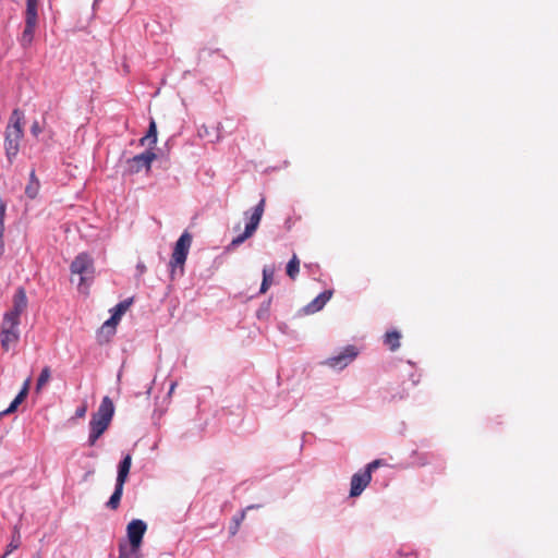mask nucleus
<instances>
[{
    "label": "nucleus",
    "instance_id": "423d86ee",
    "mask_svg": "<svg viewBox=\"0 0 558 558\" xmlns=\"http://www.w3.org/2000/svg\"><path fill=\"white\" fill-rule=\"evenodd\" d=\"M192 244V235L184 231L175 243L173 253L171 255L170 266L172 271L175 267L183 268L185 264L190 247Z\"/></svg>",
    "mask_w": 558,
    "mask_h": 558
},
{
    "label": "nucleus",
    "instance_id": "c85d7f7f",
    "mask_svg": "<svg viewBox=\"0 0 558 558\" xmlns=\"http://www.w3.org/2000/svg\"><path fill=\"white\" fill-rule=\"evenodd\" d=\"M31 383H32V378L31 377L26 378L21 390H25V392L28 393Z\"/></svg>",
    "mask_w": 558,
    "mask_h": 558
},
{
    "label": "nucleus",
    "instance_id": "9b49d317",
    "mask_svg": "<svg viewBox=\"0 0 558 558\" xmlns=\"http://www.w3.org/2000/svg\"><path fill=\"white\" fill-rule=\"evenodd\" d=\"M131 462H132V459H131V456H129V454L120 462L116 488L123 487L125 480L130 472Z\"/></svg>",
    "mask_w": 558,
    "mask_h": 558
},
{
    "label": "nucleus",
    "instance_id": "39448f33",
    "mask_svg": "<svg viewBox=\"0 0 558 558\" xmlns=\"http://www.w3.org/2000/svg\"><path fill=\"white\" fill-rule=\"evenodd\" d=\"M265 203L266 199L263 197L253 209V213L248 218V222L245 226L244 232L232 240L230 244L231 246H238L242 244L246 239L251 238L254 234L263 217L265 210Z\"/></svg>",
    "mask_w": 558,
    "mask_h": 558
},
{
    "label": "nucleus",
    "instance_id": "f257e3e1",
    "mask_svg": "<svg viewBox=\"0 0 558 558\" xmlns=\"http://www.w3.org/2000/svg\"><path fill=\"white\" fill-rule=\"evenodd\" d=\"M27 296L25 289L20 287L13 296V306L4 313L1 323L0 341L2 349L8 352L20 341V317L27 308Z\"/></svg>",
    "mask_w": 558,
    "mask_h": 558
},
{
    "label": "nucleus",
    "instance_id": "4be33fe9",
    "mask_svg": "<svg viewBox=\"0 0 558 558\" xmlns=\"http://www.w3.org/2000/svg\"><path fill=\"white\" fill-rule=\"evenodd\" d=\"M47 117H48V113L46 112L43 117V125H40V123L35 120L33 123H32V126H31V133L34 137H38L43 131L46 129L47 126Z\"/></svg>",
    "mask_w": 558,
    "mask_h": 558
},
{
    "label": "nucleus",
    "instance_id": "20e7f679",
    "mask_svg": "<svg viewBox=\"0 0 558 558\" xmlns=\"http://www.w3.org/2000/svg\"><path fill=\"white\" fill-rule=\"evenodd\" d=\"M70 269L72 275L80 276L78 289L86 292L87 282L93 280L95 272L93 258L87 253H81L74 258Z\"/></svg>",
    "mask_w": 558,
    "mask_h": 558
},
{
    "label": "nucleus",
    "instance_id": "5701e85b",
    "mask_svg": "<svg viewBox=\"0 0 558 558\" xmlns=\"http://www.w3.org/2000/svg\"><path fill=\"white\" fill-rule=\"evenodd\" d=\"M50 377H51L50 368L48 366H45L41 369V373L37 379L36 390L40 391L43 389V387L49 381Z\"/></svg>",
    "mask_w": 558,
    "mask_h": 558
},
{
    "label": "nucleus",
    "instance_id": "7ed1b4c3",
    "mask_svg": "<svg viewBox=\"0 0 558 558\" xmlns=\"http://www.w3.org/2000/svg\"><path fill=\"white\" fill-rule=\"evenodd\" d=\"M23 120V112L20 109H14L5 129L4 149L10 161L16 157L20 150V142L24 135Z\"/></svg>",
    "mask_w": 558,
    "mask_h": 558
},
{
    "label": "nucleus",
    "instance_id": "bb28decb",
    "mask_svg": "<svg viewBox=\"0 0 558 558\" xmlns=\"http://www.w3.org/2000/svg\"><path fill=\"white\" fill-rule=\"evenodd\" d=\"M120 319L121 318L112 312L111 317L107 322H105V324L102 325V328L114 329L116 326L118 325V323L120 322Z\"/></svg>",
    "mask_w": 558,
    "mask_h": 558
},
{
    "label": "nucleus",
    "instance_id": "2eb2a0df",
    "mask_svg": "<svg viewBox=\"0 0 558 558\" xmlns=\"http://www.w3.org/2000/svg\"><path fill=\"white\" fill-rule=\"evenodd\" d=\"M39 186H40V184H39L38 179L36 178L35 170H32L31 174H29V182L25 187V194L29 198H35L38 194Z\"/></svg>",
    "mask_w": 558,
    "mask_h": 558
},
{
    "label": "nucleus",
    "instance_id": "b1692460",
    "mask_svg": "<svg viewBox=\"0 0 558 558\" xmlns=\"http://www.w3.org/2000/svg\"><path fill=\"white\" fill-rule=\"evenodd\" d=\"M132 302H133V299H128V300H124V301L120 302L119 304H117L114 306L113 313L121 318L122 315L129 310V307L131 306Z\"/></svg>",
    "mask_w": 558,
    "mask_h": 558
},
{
    "label": "nucleus",
    "instance_id": "473e14b6",
    "mask_svg": "<svg viewBox=\"0 0 558 558\" xmlns=\"http://www.w3.org/2000/svg\"><path fill=\"white\" fill-rule=\"evenodd\" d=\"M33 558H40L38 555L34 556Z\"/></svg>",
    "mask_w": 558,
    "mask_h": 558
},
{
    "label": "nucleus",
    "instance_id": "f3484780",
    "mask_svg": "<svg viewBox=\"0 0 558 558\" xmlns=\"http://www.w3.org/2000/svg\"><path fill=\"white\" fill-rule=\"evenodd\" d=\"M287 275L291 280H295L299 271H300V259L295 254L291 257V259L287 264L286 268Z\"/></svg>",
    "mask_w": 558,
    "mask_h": 558
},
{
    "label": "nucleus",
    "instance_id": "0eeeda50",
    "mask_svg": "<svg viewBox=\"0 0 558 558\" xmlns=\"http://www.w3.org/2000/svg\"><path fill=\"white\" fill-rule=\"evenodd\" d=\"M156 159V154L147 150L128 159L126 163L131 173H137L143 169L149 170L151 162Z\"/></svg>",
    "mask_w": 558,
    "mask_h": 558
},
{
    "label": "nucleus",
    "instance_id": "6e6552de",
    "mask_svg": "<svg viewBox=\"0 0 558 558\" xmlns=\"http://www.w3.org/2000/svg\"><path fill=\"white\" fill-rule=\"evenodd\" d=\"M332 291L325 290L320 294H318L313 301H311L307 305L303 306L300 311V315H313L320 310L324 308L326 303L331 299Z\"/></svg>",
    "mask_w": 558,
    "mask_h": 558
},
{
    "label": "nucleus",
    "instance_id": "9d476101",
    "mask_svg": "<svg viewBox=\"0 0 558 558\" xmlns=\"http://www.w3.org/2000/svg\"><path fill=\"white\" fill-rule=\"evenodd\" d=\"M322 364L335 371L345 368L349 364V347L344 348L338 355L328 357Z\"/></svg>",
    "mask_w": 558,
    "mask_h": 558
},
{
    "label": "nucleus",
    "instance_id": "aec40b11",
    "mask_svg": "<svg viewBox=\"0 0 558 558\" xmlns=\"http://www.w3.org/2000/svg\"><path fill=\"white\" fill-rule=\"evenodd\" d=\"M5 210H7L5 204L2 201H0V257L2 256V254L4 252L3 234H4Z\"/></svg>",
    "mask_w": 558,
    "mask_h": 558
},
{
    "label": "nucleus",
    "instance_id": "6ab92c4d",
    "mask_svg": "<svg viewBox=\"0 0 558 558\" xmlns=\"http://www.w3.org/2000/svg\"><path fill=\"white\" fill-rule=\"evenodd\" d=\"M274 269L270 267H264L263 269V281L260 284V293H266L272 283Z\"/></svg>",
    "mask_w": 558,
    "mask_h": 558
},
{
    "label": "nucleus",
    "instance_id": "2f4dec72",
    "mask_svg": "<svg viewBox=\"0 0 558 558\" xmlns=\"http://www.w3.org/2000/svg\"><path fill=\"white\" fill-rule=\"evenodd\" d=\"M137 268L141 271V274L144 272L146 269L144 265H138Z\"/></svg>",
    "mask_w": 558,
    "mask_h": 558
},
{
    "label": "nucleus",
    "instance_id": "ddd939ff",
    "mask_svg": "<svg viewBox=\"0 0 558 558\" xmlns=\"http://www.w3.org/2000/svg\"><path fill=\"white\" fill-rule=\"evenodd\" d=\"M36 26L37 23L25 22V28L20 39L23 47H28L33 43Z\"/></svg>",
    "mask_w": 558,
    "mask_h": 558
},
{
    "label": "nucleus",
    "instance_id": "f8f14e48",
    "mask_svg": "<svg viewBox=\"0 0 558 558\" xmlns=\"http://www.w3.org/2000/svg\"><path fill=\"white\" fill-rule=\"evenodd\" d=\"M260 506L259 505H251V506H247L245 509H243L239 514L234 515L232 518V521H231V524L229 526V533L231 536H234L239 529H240V525H241V522L244 520L245 515H246V512L251 509H256V508H259Z\"/></svg>",
    "mask_w": 558,
    "mask_h": 558
},
{
    "label": "nucleus",
    "instance_id": "c756f323",
    "mask_svg": "<svg viewBox=\"0 0 558 558\" xmlns=\"http://www.w3.org/2000/svg\"><path fill=\"white\" fill-rule=\"evenodd\" d=\"M177 387V381H172L168 391V396H171L174 392V389Z\"/></svg>",
    "mask_w": 558,
    "mask_h": 558
},
{
    "label": "nucleus",
    "instance_id": "dca6fc26",
    "mask_svg": "<svg viewBox=\"0 0 558 558\" xmlns=\"http://www.w3.org/2000/svg\"><path fill=\"white\" fill-rule=\"evenodd\" d=\"M140 142L142 145H144L146 142H148V144L150 146L156 145V143H157V125H156L155 120L150 121L146 135L144 137H142Z\"/></svg>",
    "mask_w": 558,
    "mask_h": 558
},
{
    "label": "nucleus",
    "instance_id": "393cba45",
    "mask_svg": "<svg viewBox=\"0 0 558 558\" xmlns=\"http://www.w3.org/2000/svg\"><path fill=\"white\" fill-rule=\"evenodd\" d=\"M14 532L15 536L9 544L7 553L1 558H5L12 550L16 549L20 546V534L16 526L14 529Z\"/></svg>",
    "mask_w": 558,
    "mask_h": 558
},
{
    "label": "nucleus",
    "instance_id": "f03ea898",
    "mask_svg": "<svg viewBox=\"0 0 558 558\" xmlns=\"http://www.w3.org/2000/svg\"><path fill=\"white\" fill-rule=\"evenodd\" d=\"M114 414L112 400L106 396L102 398L97 411L92 415L89 422L88 444L94 446L100 436L108 429Z\"/></svg>",
    "mask_w": 558,
    "mask_h": 558
},
{
    "label": "nucleus",
    "instance_id": "a878e982",
    "mask_svg": "<svg viewBox=\"0 0 558 558\" xmlns=\"http://www.w3.org/2000/svg\"><path fill=\"white\" fill-rule=\"evenodd\" d=\"M121 497H122V490H114V493L110 497L109 501L107 502V506L112 509H116L120 504Z\"/></svg>",
    "mask_w": 558,
    "mask_h": 558
},
{
    "label": "nucleus",
    "instance_id": "4468645a",
    "mask_svg": "<svg viewBox=\"0 0 558 558\" xmlns=\"http://www.w3.org/2000/svg\"><path fill=\"white\" fill-rule=\"evenodd\" d=\"M39 0H26L25 22L37 23Z\"/></svg>",
    "mask_w": 558,
    "mask_h": 558
},
{
    "label": "nucleus",
    "instance_id": "412c9836",
    "mask_svg": "<svg viewBox=\"0 0 558 558\" xmlns=\"http://www.w3.org/2000/svg\"><path fill=\"white\" fill-rule=\"evenodd\" d=\"M28 393H26L25 390H21L19 395L15 397V399L11 402L10 407L7 410L2 411L0 415H5L14 412L17 409L19 404H21L24 401Z\"/></svg>",
    "mask_w": 558,
    "mask_h": 558
},
{
    "label": "nucleus",
    "instance_id": "7c9ffc66",
    "mask_svg": "<svg viewBox=\"0 0 558 558\" xmlns=\"http://www.w3.org/2000/svg\"><path fill=\"white\" fill-rule=\"evenodd\" d=\"M363 490H351V497H357L362 494Z\"/></svg>",
    "mask_w": 558,
    "mask_h": 558
},
{
    "label": "nucleus",
    "instance_id": "1a4fd4ad",
    "mask_svg": "<svg viewBox=\"0 0 558 558\" xmlns=\"http://www.w3.org/2000/svg\"><path fill=\"white\" fill-rule=\"evenodd\" d=\"M147 525L142 520H133L128 524V537L130 544L135 547H141L143 535L145 534Z\"/></svg>",
    "mask_w": 558,
    "mask_h": 558
},
{
    "label": "nucleus",
    "instance_id": "cd10ccee",
    "mask_svg": "<svg viewBox=\"0 0 558 558\" xmlns=\"http://www.w3.org/2000/svg\"><path fill=\"white\" fill-rule=\"evenodd\" d=\"M86 412H87V404L86 403H83L82 405H80L76 411H75V416L78 417V418H82L86 415Z\"/></svg>",
    "mask_w": 558,
    "mask_h": 558
},
{
    "label": "nucleus",
    "instance_id": "a211bd4d",
    "mask_svg": "<svg viewBox=\"0 0 558 558\" xmlns=\"http://www.w3.org/2000/svg\"><path fill=\"white\" fill-rule=\"evenodd\" d=\"M140 547H135L134 544H121L119 558H138Z\"/></svg>",
    "mask_w": 558,
    "mask_h": 558
}]
</instances>
